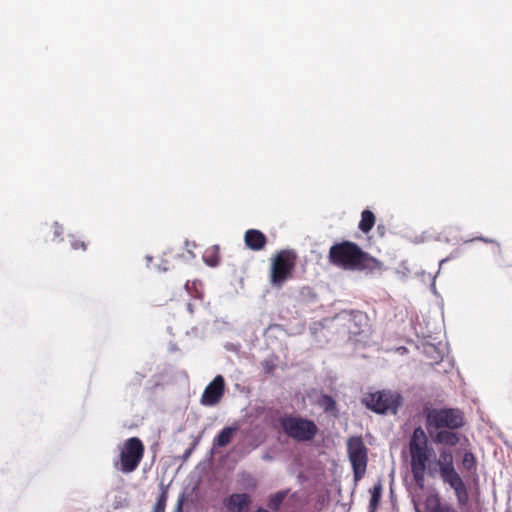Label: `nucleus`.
I'll list each match as a JSON object with an SVG mask.
<instances>
[{"label": "nucleus", "mask_w": 512, "mask_h": 512, "mask_svg": "<svg viewBox=\"0 0 512 512\" xmlns=\"http://www.w3.org/2000/svg\"><path fill=\"white\" fill-rule=\"evenodd\" d=\"M426 512H458L452 505L442 504L437 495L427 497L425 501Z\"/></svg>", "instance_id": "12"}, {"label": "nucleus", "mask_w": 512, "mask_h": 512, "mask_svg": "<svg viewBox=\"0 0 512 512\" xmlns=\"http://www.w3.org/2000/svg\"><path fill=\"white\" fill-rule=\"evenodd\" d=\"M366 406L379 414H395L402 405V396L397 392L378 391L365 398Z\"/></svg>", "instance_id": "6"}, {"label": "nucleus", "mask_w": 512, "mask_h": 512, "mask_svg": "<svg viewBox=\"0 0 512 512\" xmlns=\"http://www.w3.org/2000/svg\"><path fill=\"white\" fill-rule=\"evenodd\" d=\"M375 224V216L374 214L369 210H364L361 214V220L359 222V229L364 232L368 233Z\"/></svg>", "instance_id": "15"}, {"label": "nucleus", "mask_w": 512, "mask_h": 512, "mask_svg": "<svg viewBox=\"0 0 512 512\" xmlns=\"http://www.w3.org/2000/svg\"><path fill=\"white\" fill-rule=\"evenodd\" d=\"M347 452L353 469L354 480H361L367 468L368 449L359 436L350 437L347 441Z\"/></svg>", "instance_id": "5"}, {"label": "nucleus", "mask_w": 512, "mask_h": 512, "mask_svg": "<svg viewBox=\"0 0 512 512\" xmlns=\"http://www.w3.org/2000/svg\"><path fill=\"white\" fill-rule=\"evenodd\" d=\"M367 259V253L349 241L334 244L329 250V261L333 265L347 270L362 269Z\"/></svg>", "instance_id": "2"}, {"label": "nucleus", "mask_w": 512, "mask_h": 512, "mask_svg": "<svg viewBox=\"0 0 512 512\" xmlns=\"http://www.w3.org/2000/svg\"><path fill=\"white\" fill-rule=\"evenodd\" d=\"M321 405L324 407V409L326 411H330V410H333L335 408V401L333 400L332 397H330L328 395H324L321 398Z\"/></svg>", "instance_id": "21"}, {"label": "nucleus", "mask_w": 512, "mask_h": 512, "mask_svg": "<svg viewBox=\"0 0 512 512\" xmlns=\"http://www.w3.org/2000/svg\"><path fill=\"white\" fill-rule=\"evenodd\" d=\"M280 425L287 436L298 442H308L318 433L314 421L299 416L282 417Z\"/></svg>", "instance_id": "4"}, {"label": "nucleus", "mask_w": 512, "mask_h": 512, "mask_svg": "<svg viewBox=\"0 0 512 512\" xmlns=\"http://www.w3.org/2000/svg\"><path fill=\"white\" fill-rule=\"evenodd\" d=\"M381 492H382L381 483H378L377 485H375L371 490V498H370L369 506L372 511H374L376 509V507L378 506V503H379L380 497H381Z\"/></svg>", "instance_id": "17"}, {"label": "nucleus", "mask_w": 512, "mask_h": 512, "mask_svg": "<svg viewBox=\"0 0 512 512\" xmlns=\"http://www.w3.org/2000/svg\"><path fill=\"white\" fill-rule=\"evenodd\" d=\"M256 512H270V511L265 510V509H258Z\"/></svg>", "instance_id": "26"}, {"label": "nucleus", "mask_w": 512, "mask_h": 512, "mask_svg": "<svg viewBox=\"0 0 512 512\" xmlns=\"http://www.w3.org/2000/svg\"><path fill=\"white\" fill-rule=\"evenodd\" d=\"M79 247H81L83 250L86 249V245L84 242H78V241H75L72 243V248L73 249H78Z\"/></svg>", "instance_id": "22"}, {"label": "nucleus", "mask_w": 512, "mask_h": 512, "mask_svg": "<svg viewBox=\"0 0 512 512\" xmlns=\"http://www.w3.org/2000/svg\"><path fill=\"white\" fill-rule=\"evenodd\" d=\"M191 452H192V449L186 450L184 455H183L184 459H187L190 456Z\"/></svg>", "instance_id": "24"}, {"label": "nucleus", "mask_w": 512, "mask_h": 512, "mask_svg": "<svg viewBox=\"0 0 512 512\" xmlns=\"http://www.w3.org/2000/svg\"><path fill=\"white\" fill-rule=\"evenodd\" d=\"M245 244L250 249L258 251L264 248L266 237L261 231L250 229L245 233Z\"/></svg>", "instance_id": "11"}, {"label": "nucleus", "mask_w": 512, "mask_h": 512, "mask_svg": "<svg viewBox=\"0 0 512 512\" xmlns=\"http://www.w3.org/2000/svg\"><path fill=\"white\" fill-rule=\"evenodd\" d=\"M182 510V500L180 499L177 504V512H181Z\"/></svg>", "instance_id": "25"}, {"label": "nucleus", "mask_w": 512, "mask_h": 512, "mask_svg": "<svg viewBox=\"0 0 512 512\" xmlns=\"http://www.w3.org/2000/svg\"><path fill=\"white\" fill-rule=\"evenodd\" d=\"M144 455V445L137 437L127 439L120 449L119 458L114 462V467L123 474L134 472Z\"/></svg>", "instance_id": "3"}, {"label": "nucleus", "mask_w": 512, "mask_h": 512, "mask_svg": "<svg viewBox=\"0 0 512 512\" xmlns=\"http://www.w3.org/2000/svg\"><path fill=\"white\" fill-rule=\"evenodd\" d=\"M217 251H218V246H215V247H213L211 254H209V251L205 252V254L203 255V260L207 265H209L211 267H215L218 265L219 258L217 255Z\"/></svg>", "instance_id": "18"}, {"label": "nucleus", "mask_w": 512, "mask_h": 512, "mask_svg": "<svg viewBox=\"0 0 512 512\" xmlns=\"http://www.w3.org/2000/svg\"><path fill=\"white\" fill-rule=\"evenodd\" d=\"M296 255L292 251L283 250L272 260L270 281L273 286L281 287L290 276Z\"/></svg>", "instance_id": "7"}, {"label": "nucleus", "mask_w": 512, "mask_h": 512, "mask_svg": "<svg viewBox=\"0 0 512 512\" xmlns=\"http://www.w3.org/2000/svg\"><path fill=\"white\" fill-rule=\"evenodd\" d=\"M411 457V472L416 485L423 489L425 486V474L429 477L440 476L443 483L454 490L459 505H466L469 494L465 482L454 466L453 454L449 449H439L438 458L435 451L428 444V438L421 427L414 429L409 442Z\"/></svg>", "instance_id": "1"}, {"label": "nucleus", "mask_w": 512, "mask_h": 512, "mask_svg": "<svg viewBox=\"0 0 512 512\" xmlns=\"http://www.w3.org/2000/svg\"><path fill=\"white\" fill-rule=\"evenodd\" d=\"M415 510H416L417 512H419V509H418L417 504H415Z\"/></svg>", "instance_id": "30"}, {"label": "nucleus", "mask_w": 512, "mask_h": 512, "mask_svg": "<svg viewBox=\"0 0 512 512\" xmlns=\"http://www.w3.org/2000/svg\"><path fill=\"white\" fill-rule=\"evenodd\" d=\"M188 310H189L190 312H192L191 304H188Z\"/></svg>", "instance_id": "27"}, {"label": "nucleus", "mask_w": 512, "mask_h": 512, "mask_svg": "<svg viewBox=\"0 0 512 512\" xmlns=\"http://www.w3.org/2000/svg\"><path fill=\"white\" fill-rule=\"evenodd\" d=\"M480 240L484 241V242H489L488 239H484V238H479Z\"/></svg>", "instance_id": "28"}, {"label": "nucleus", "mask_w": 512, "mask_h": 512, "mask_svg": "<svg viewBox=\"0 0 512 512\" xmlns=\"http://www.w3.org/2000/svg\"><path fill=\"white\" fill-rule=\"evenodd\" d=\"M427 425L454 430L464 425V418L458 409H432L427 414Z\"/></svg>", "instance_id": "8"}, {"label": "nucleus", "mask_w": 512, "mask_h": 512, "mask_svg": "<svg viewBox=\"0 0 512 512\" xmlns=\"http://www.w3.org/2000/svg\"><path fill=\"white\" fill-rule=\"evenodd\" d=\"M55 226H56V228H55V235L59 236L62 233L63 229L57 223H55Z\"/></svg>", "instance_id": "23"}, {"label": "nucleus", "mask_w": 512, "mask_h": 512, "mask_svg": "<svg viewBox=\"0 0 512 512\" xmlns=\"http://www.w3.org/2000/svg\"><path fill=\"white\" fill-rule=\"evenodd\" d=\"M433 441L436 444H443L446 446H456L459 441V434L450 430H439L434 436Z\"/></svg>", "instance_id": "13"}, {"label": "nucleus", "mask_w": 512, "mask_h": 512, "mask_svg": "<svg viewBox=\"0 0 512 512\" xmlns=\"http://www.w3.org/2000/svg\"><path fill=\"white\" fill-rule=\"evenodd\" d=\"M166 500H167L166 493L163 492L159 496V498H158V500H157V502H156V504L154 506V512H164L165 511Z\"/></svg>", "instance_id": "20"}, {"label": "nucleus", "mask_w": 512, "mask_h": 512, "mask_svg": "<svg viewBox=\"0 0 512 512\" xmlns=\"http://www.w3.org/2000/svg\"><path fill=\"white\" fill-rule=\"evenodd\" d=\"M462 466L467 471H472L476 468V459L473 453L465 452L462 458Z\"/></svg>", "instance_id": "19"}, {"label": "nucleus", "mask_w": 512, "mask_h": 512, "mask_svg": "<svg viewBox=\"0 0 512 512\" xmlns=\"http://www.w3.org/2000/svg\"><path fill=\"white\" fill-rule=\"evenodd\" d=\"M148 261H151L152 260V257L151 256H147L146 257Z\"/></svg>", "instance_id": "29"}, {"label": "nucleus", "mask_w": 512, "mask_h": 512, "mask_svg": "<svg viewBox=\"0 0 512 512\" xmlns=\"http://www.w3.org/2000/svg\"><path fill=\"white\" fill-rule=\"evenodd\" d=\"M287 493L285 491L277 492L272 495L268 501V507L271 510H278L284 499L286 498Z\"/></svg>", "instance_id": "16"}, {"label": "nucleus", "mask_w": 512, "mask_h": 512, "mask_svg": "<svg viewBox=\"0 0 512 512\" xmlns=\"http://www.w3.org/2000/svg\"><path fill=\"white\" fill-rule=\"evenodd\" d=\"M238 430V427L235 426H227L224 427L218 435L213 440V448L217 447H225L227 446L231 441L235 434V432Z\"/></svg>", "instance_id": "14"}, {"label": "nucleus", "mask_w": 512, "mask_h": 512, "mask_svg": "<svg viewBox=\"0 0 512 512\" xmlns=\"http://www.w3.org/2000/svg\"><path fill=\"white\" fill-rule=\"evenodd\" d=\"M224 388V378L221 375H217L205 388L201 397V404L205 406L216 405L224 394Z\"/></svg>", "instance_id": "9"}, {"label": "nucleus", "mask_w": 512, "mask_h": 512, "mask_svg": "<svg viewBox=\"0 0 512 512\" xmlns=\"http://www.w3.org/2000/svg\"><path fill=\"white\" fill-rule=\"evenodd\" d=\"M250 502L246 493H234L227 497L223 504L229 512H245Z\"/></svg>", "instance_id": "10"}]
</instances>
